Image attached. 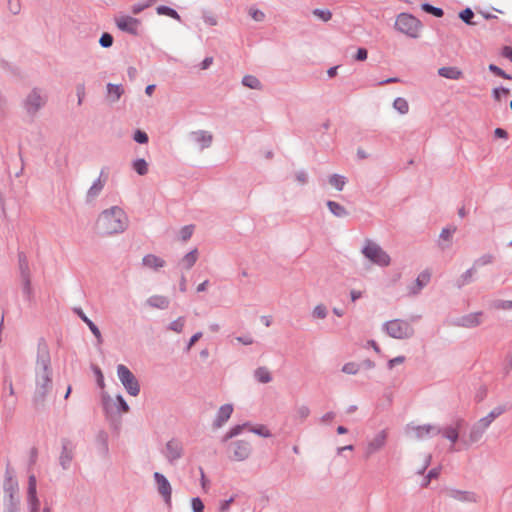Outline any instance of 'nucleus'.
Listing matches in <instances>:
<instances>
[{
  "instance_id": "obj_43",
  "label": "nucleus",
  "mask_w": 512,
  "mask_h": 512,
  "mask_svg": "<svg viewBox=\"0 0 512 512\" xmlns=\"http://www.w3.org/2000/svg\"><path fill=\"white\" fill-rule=\"evenodd\" d=\"M310 415V409L306 405H300L295 410V416L296 418L300 419L301 421H304L307 419V417Z\"/></svg>"
},
{
  "instance_id": "obj_24",
  "label": "nucleus",
  "mask_w": 512,
  "mask_h": 512,
  "mask_svg": "<svg viewBox=\"0 0 512 512\" xmlns=\"http://www.w3.org/2000/svg\"><path fill=\"white\" fill-rule=\"evenodd\" d=\"M193 139L195 142L198 143V145L202 149L205 147H208L212 142V136L209 133L204 132V131H199V132L193 133Z\"/></svg>"
},
{
  "instance_id": "obj_61",
  "label": "nucleus",
  "mask_w": 512,
  "mask_h": 512,
  "mask_svg": "<svg viewBox=\"0 0 512 512\" xmlns=\"http://www.w3.org/2000/svg\"><path fill=\"white\" fill-rule=\"evenodd\" d=\"M440 471H441L440 467H436V468L431 469L428 472V474H427V478H429V479H436V478H438L439 475H440Z\"/></svg>"
},
{
  "instance_id": "obj_31",
  "label": "nucleus",
  "mask_w": 512,
  "mask_h": 512,
  "mask_svg": "<svg viewBox=\"0 0 512 512\" xmlns=\"http://www.w3.org/2000/svg\"><path fill=\"white\" fill-rule=\"evenodd\" d=\"M148 303H149V305H151L153 307L164 309L168 306L169 302L166 297L157 295V296L150 297L148 300Z\"/></svg>"
},
{
  "instance_id": "obj_9",
  "label": "nucleus",
  "mask_w": 512,
  "mask_h": 512,
  "mask_svg": "<svg viewBox=\"0 0 512 512\" xmlns=\"http://www.w3.org/2000/svg\"><path fill=\"white\" fill-rule=\"evenodd\" d=\"M163 454L170 464H174L184 454L182 442L176 438L169 440L165 445Z\"/></svg>"
},
{
  "instance_id": "obj_3",
  "label": "nucleus",
  "mask_w": 512,
  "mask_h": 512,
  "mask_svg": "<svg viewBox=\"0 0 512 512\" xmlns=\"http://www.w3.org/2000/svg\"><path fill=\"white\" fill-rule=\"evenodd\" d=\"M394 28L413 39L420 36L422 30V23L419 19L409 13H400L397 15Z\"/></svg>"
},
{
  "instance_id": "obj_62",
  "label": "nucleus",
  "mask_w": 512,
  "mask_h": 512,
  "mask_svg": "<svg viewBox=\"0 0 512 512\" xmlns=\"http://www.w3.org/2000/svg\"><path fill=\"white\" fill-rule=\"evenodd\" d=\"M496 307L503 310H511L512 301H501L496 305Z\"/></svg>"
},
{
  "instance_id": "obj_50",
  "label": "nucleus",
  "mask_w": 512,
  "mask_h": 512,
  "mask_svg": "<svg viewBox=\"0 0 512 512\" xmlns=\"http://www.w3.org/2000/svg\"><path fill=\"white\" fill-rule=\"evenodd\" d=\"M313 316L315 318H320V319L325 318L327 316V308L322 304L317 305L314 308Z\"/></svg>"
},
{
  "instance_id": "obj_25",
  "label": "nucleus",
  "mask_w": 512,
  "mask_h": 512,
  "mask_svg": "<svg viewBox=\"0 0 512 512\" xmlns=\"http://www.w3.org/2000/svg\"><path fill=\"white\" fill-rule=\"evenodd\" d=\"M508 410V407L506 405H499L495 408H493L488 415L483 417L482 419L490 426L491 423L501 416L504 412Z\"/></svg>"
},
{
  "instance_id": "obj_28",
  "label": "nucleus",
  "mask_w": 512,
  "mask_h": 512,
  "mask_svg": "<svg viewBox=\"0 0 512 512\" xmlns=\"http://www.w3.org/2000/svg\"><path fill=\"white\" fill-rule=\"evenodd\" d=\"M329 184L336 190L341 191L346 184V178L342 175L333 174L329 177Z\"/></svg>"
},
{
  "instance_id": "obj_60",
  "label": "nucleus",
  "mask_w": 512,
  "mask_h": 512,
  "mask_svg": "<svg viewBox=\"0 0 512 512\" xmlns=\"http://www.w3.org/2000/svg\"><path fill=\"white\" fill-rule=\"evenodd\" d=\"M202 336V333L201 332H197L195 333L189 340L188 344H187V350H190L191 347L195 344V342H197Z\"/></svg>"
},
{
  "instance_id": "obj_34",
  "label": "nucleus",
  "mask_w": 512,
  "mask_h": 512,
  "mask_svg": "<svg viewBox=\"0 0 512 512\" xmlns=\"http://www.w3.org/2000/svg\"><path fill=\"white\" fill-rule=\"evenodd\" d=\"M243 85L251 88V89H261V83L260 81L252 75H246L243 77L242 80Z\"/></svg>"
},
{
  "instance_id": "obj_32",
  "label": "nucleus",
  "mask_w": 512,
  "mask_h": 512,
  "mask_svg": "<svg viewBox=\"0 0 512 512\" xmlns=\"http://www.w3.org/2000/svg\"><path fill=\"white\" fill-rule=\"evenodd\" d=\"M327 206H328L329 210L331 211V213H333L337 217H342V216L346 215L345 208L342 205L338 204L337 202L328 201Z\"/></svg>"
},
{
  "instance_id": "obj_40",
  "label": "nucleus",
  "mask_w": 512,
  "mask_h": 512,
  "mask_svg": "<svg viewBox=\"0 0 512 512\" xmlns=\"http://www.w3.org/2000/svg\"><path fill=\"white\" fill-rule=\"evenodd\" d=\"M361 369V365L355 362H348L343 365L342 372L349 374V375H355L358 373V371Z\"/></svg>"
},
{
  "instance_id": "obj_53",
  "label": "nucleus",
  "mask_w": 512,
  "mask_h": 512,
  "mask_svg": "<svg viewBox=\"0 0 512 512\" xmlns=\"http://www.w3.org/2000/svg\"><path fill=\"white\" fill-rule=\"evenodd\" d=\"M99 43L102 47L108 48L113 43V37L109 33L102 34Z\"/></svg>"
},
{
  "instance_id": "obj_51",
  "label": "nucleus",
  "mask_w": 512,
  "mask_h": 512,
  "mask_svg": "<svg viewBox=\"0 0 512 512\" xmlns=\"http://www.w3.org/2000/svg\"><path fill=\"white\" fill-rule=\"evenodd\" d=\"M191 506L193 512H204V504L199 497L192 498Z\"/></svg>"
},
{
  "instance_id": "obj_45",
  "label": "nucleus",
  "mask_w": 512,
  "mask_h": 512,
  "mask_svg": "<svg viewBox=\"0 0 512 512\" xmlns=\"http://www.w3.org/2000/svg\"><path fill=\"white\" fill-rule=\"evenodd\" d=\"M27 495H37V480L33 474L28 477Z\"/></svg>"
},
{
  "instance_id": "obj_16",
  "label": "nucleus",
  "mask_w": 512,
  "mask_h": 512,
  "mask_svg": "<svg viewBox=\"0 0 512 512\" xmlns=\"http://www.w3.org/2000/svg\"><path fill=\"white\" fill-rule=\"evenodd\" d=\"M45 101V97L40 92L34 90L28 95L25 108L28 113L34 114L44 105Z\"/></svg>"
},
{
  "instance_id": "obj_14",
  "label": "nucleus",
  "mask_w": 512,
  "mask_h": 512,
  "mask_svg": "<svg viewBox=\"0 0 512 512\" xmlns=\"http://www.w3.org/2000/svg\"><path fill=\"white\" fill-rule=\"evenodd\" d=\"M115 24L121 31L136 34L140 21L131 16L120 15L115 18Z\"/></svg>"
},
{
  "instance_id": "obj_54",
  "label": "nucleus",
  "mask_w": 512,
  "mask_h": 512,
  "mask_svg": "<svg viewBox=\"0 0 512 512\" xmlns=\"http://www.w3.org/2000/svg\"><path fill=\"white\" fill-rule=\"evenodd\" d=\"M88 324L89 329L97 338L98 344L102 343V337L99 328L96 326L95 322H86Z\"/></svg>"
},
{
  "instance_id": "obj_35",
  "label": "nucleus",
  "mask_w": 512,
  "mask_h": 512,
  "mask_svg": "<svg viewBox=\"0 0 512 512\" xmlns=\"http://www.w3.org/2000/svg\"><path fill=\"white\" fill-rule=\"evenodd\" d=\"M394 108L401 114H406L409 111L408 102L404 98H396L393 103Z\"/></svg>"
},
{
  "instance_id": "obj_23",
  "label": "nucleus",
  "mask_w": 512,
  "mask_h": 512,
  "mask_svg": "<svg viewBox=\"0 0 512 512\" xmlns=\"http://www.w3.org/2000/svg\"><path fill=\"white\" fill-rule=\"evenodd\" d=\"M198 259V251L197 249H193L189 253H187L180 261V265L185 269L189 270L193 267Z\"/></svg>"
},
{
  "instance_id": "obj_48",
  "label": "nucleus",
  "mask_w": 512,
  "mask_h": 512,
  "mask_svg": "<svg viewBox=\"0 0 512 512\" xmlns=\"http://www.w3.org/2000/svg\"><path fill=\"white\" fill-rule=\"evenodd\" d=\"M459 17L467 24H473L472 18L474 17V13L470 8H466L460 12Z\"/></svg>"
},
{
  "instance_id": "obj_44",
  "label": "nucleus",
  "mask_w": 512,
  "mask_h": 512,
  "mask_svg": "<svg viewBox=\"0 0 512 512\" xmlns=\"http://www.w3.org/2000/svg\"><path fill=\"white\" fill-rule=\"evenodd\" d=\"M313 14L319 19L327 22L332 18V13L328 9H315Z\"/></svg>"
},
{
  "instance_id": "obj_30",
  "label": "nucleus",
  "mask_w": 512,
  "mask_h": 512,
  "mask_svg": "<svg viewBox=\"0 0 512 512\" xmlns=\"http://www.w3.org/2000/svg\"><path fill=\"white\" fill-rule=\"evenodd\" d=\"M248 427H249V423L235 425L224 435L223 442H227L229 439L239 435L245 428H248Z\"/></svg>"
},
{
  "instance_id": "obj_15",
  "label": "nucleus",
  "mask_w": 512,
  "mask_h": 512,
  "mask_svg": "<svg viewBox=\"0 0 512 512\" xmlns=\"http://www.w3.org/2000/svg\"><path fill=\"white\" fill-rule=\"evenodd\" d=\"M465 420L458 418L453 425L440 428V434L452 444H455L459 439V431L464 426Z\"/></svg>"
},
{
  "instance_id": "obj_29",
  "label": "nucleus",
  "mask_w": 512,
  "mask_h": 512,
  "mask_svg": "<svg viewBox=\"0 0 512 512\" xmlns=\"http://www.w3.org/2000/svg\"><path fill=\"white\" fill-rule=\"evenodd\" d=\"M108 97L112 99V101H117L124 90L121 85L108 84L107 86Z\"/></svg>"
},
{
  "instance_id": "obj_7",
  "label": "nucleus",
  "mask_w": 512,
  "mask_h": 512,
  "mask_svg": "<svg viewBox=\"0 0 512 512\" xmlns=\"http://www.w3.org/2000/svg\"><path fill=\"white\" fill-rule=\"evenodd\" d=\"M407 434L417 440L433 437L440 434V427L431 424L408 426Z\"/></svg>"
},
{
  "instance_id": "obj_52",
  "label": "nucleus",
  "mask_w": 512,
  "mask_h": 512,
  "mask_svg": "<svg viewBox=\"0 0 512 512\" xmlns=\"http://www.w3.org/2000/svg\"><path fill=\"white\" fill-rule=\"evenodd\" d=\"M489 70L494 73L495 75L502 77L504 79H511V76L505 73L501 68L494 64L489 65Z\"/></svg>"
},
{
  "instance_id": "obj_47",
  "label": "nucleus",
  "mask_w": 512,
  "mask_h": 512,
  "mask_svg": "<svg viewBox=\"0 0 512 512\" xmlns=\"http://www.w3.org/2000/svg\"><path fill=\"white\" fill-rule=\"evenodd\" d=\"M249 15L251 16V18L256 21V22H261L264 20L265 18V14L264 12H262L261 10L255 8V7H251L248 11Z\"/></svg>"
},
{
  "instance_id": "obj_10",
  "label": "nucleus",
  "mask_w": 512,
  "mask_h": 512,
  "mask_svg": "<svg viewBox=\"0 0 512 512\" xmlns=\"http://www.w3.org/2000/svg\"><path fill=\"white\" fill-rule=\"evenodd\" d=\"M387 436V431L381 430L371 440H369L365 447L364 458L369 459L373 454L380 451L387 442Z\"/></svg>"
},
{
  "instance_id": "obj_41",
  "label": "nucleus",
  "mask_w": 512,
  "mask_h": 512,
  "mask_svg": "<svg viewBox=\"0 0 512 512\" xmlns=\"http://www.w3.org/2000/svg\"><path fill=\"white\" fill-rule=\"evenodd\" d=\"M493 261H494L493 255L485 254V255H482L481 257H479L474 262V267H482V266L490 265L493 263Z\"/></svg>"
},
{
  "instance_id": "obj_49",
  "label": "nucleus",
  "mask_w": 512,
  "mask_h": 512,
  "mask_svg": "<svg viewBox=\"0 0 512 512\" xmlns=\"http://www.w3.org/2000/svg\"><path fill=\"white\" fill-rule=\"evenodd\" d=\"M92 370L96 376V381H97L98 386L100 388H104V376L102 374L101 369L98 366L93 365Z\"/></svg>"
},
{
  "instance_id": "obj_17",
  "label": "nucleus",
  "mask_w": 512,
  "mask_h": 512,
  "mask_svg": "<svg viewBox=\"0 0 512 512\" xmlns=\"http://www.w3.org/2000/svg\"><path fill=\"white\" fill-rule=\"evenodd\" d=\"M73 459V447L68 439H62V451L59 457L63 469H68Z\"/></svg>"
},
{
  "instance_id": "obj_2",
  "label": "nucleus",
  "mask_w": 512,
  "mask_h": 512,
  "mask_svg": "<svg viewBox=\"0 0 512 512\" xmlns=\"http://www.w3.org/2000/svg\"><path fill=\"white\" fill-rule=\"evenodd\" d=\"M96 226L102 235L122 233L128 226V217L123 209L113 206L99 215Z\"/></svg>"
},
{
  "instance_id": "obj_55",
  "label": "nucleus",
  "mask_w": 512,
  "mask_h": 512,
  "mask_svg": "<svg viewBox=\"0 0 512 512\" xmlns=\"http://www.w3.org/2000/svg\"><path fill=\"white\" fill-rule=\"evenodd\" d=\"M193 233V226H185L180 231V236L183 241L188 240Z\"/></svg>"
},
{
  "instance_id": "obj_6",
  "label": "nucleus",
  "mask_w": 512,
  "mask_h": 512,
  "mask_svg": "<svg viewBox=\"0 0 512 512\" xmlns=\"http://www.w3.org/2000/svg\"><path fill=\"white\" fill-rule=\"evenodd\" d=\"M383 329L395 339H408L414 335V328L410 322H385Z\"/></svg>"
},
{
  "instance_id": "obj_59",
  "label": "nucleus",
  "mask_w": 512,
  "mask_h": 512,
  "mask_svg": "<svg viewBox=\"0 0 512 512\" xmlns=\"http://www.w3.org/2000/svg\"><path fill=\"white\" fill-rule=\"evenodd\" d=\"M368 52L365 48H359L356 52L355 59L357 61H364L367 59Z\"/></svg>"
},
{
  "instance_id": "obj_13",
  "label": "nucleus",
  "mask_w": 512,
  "mask_h": 512,
  "mask_svg": "<svg viewBox=\"0 0 512 512\" xmlns=\"http://www.w3.org/2000/svg\"><path fill=\"white\" fill-rule=\"evenodd\" d=\"M153 477L157 485L158 493L163 497L167 505H171L172 488L169 481L159 472H155Z\"/></svg>"
},
{
  "instance_id": "obj_12",
  "label": "nucleus",
  "mask_w": 512,
  "mask_h": 512,
  "mask_svg": "<svg viewBox=\"0 0 512 512\" xmlns=\"http://www.w3.org/2000/svg\"><path fill=\"white\" fill-rule=\"evenodd\" d=\"M5 505H20L18 497L19 485L17 480L4 481Z\"/></svg>"
},
{
  "instance_id": "obj_11",
  "label": "nucleus",
  "mask_w": 512,
  "mask_h": 512,
  "mask_svg": "<svg viewBox=\"0 0 512 512\" xmlns=\"http://www.w3.org/2000/svg\"><path fill=\"white\" fill-rule=\"evenodd\" d=\"M489 425L481 418L477 422H475L470 428L468 439H463V443L467 446L479 442Z\"/></svg>"
},
{
  "instance_id": "obj_56",
  "label": "nucleus",
  "mask_w": 512,
  "mask_h": 512,
  "mask_svg": "<svg viewBox=\"0 0 512 512\" xmlns=\"http://www.w3.org/2000/svg\"><path fill=\"white\" fill-rule=\"evenodd\" d=\"M134 140L138 143L144 144L148 141V136L145 132L137 130L134 134Z\"/></svg>"
},
{
  "instance_id": "obj_21",
  "label": "nucleus",
  "mask_w": 512,
  "mask_h": 512,
  "mask_svg": "<svg viewBox=\"0 0 512 512\" xmlns=\"http://www.w3.org/2000/svg\"><path fill=\"white\" fill-rule=\"evenodd\" d=\"M142 263L145 267L150 269H159L165 266V261L153 254H148L143 257Z\"/></svg>"
},
{
  "instance_id": "obj_63",
  "label": "nucleus",
  "mask_w": 512,
  "mask_h": 512,
  "mask_svg": "<svg viewBox=\"0 0 512 512\" xmlns=\"http://www.w3.org/2000/svg\"><path fill=\"white\" fill-rule=\"evenodd\" d=\"M238 342L244 344V345H250L252 344L253 338L251 336H241L236 338Z\"/></svg>"
},
{
  "instance_id": "obj_5",
  "label": "nucleus",
  "mask_w": 512,
  "mask_h": 512,
  "mask_svg": "<svg viewBox=\"0 0 512 512\" xmlns=\"http://www.w3.org/2000/svg\"><path fill=\"white\" fill-rule=\"evenodd\" d=\"M117 375L127 393L131 396H138L140 385L134 374L123 364L117 366Z\"/></svg>"
},
{
  "instance_id": "obj_64",
  "label": "nucleus",
  "mask_w": 512,
  "mask_h": 512,
  "mask_svg": "<svg viewBox=\"0 0 512 512\" xmlns=\"http://www.w3.org/2000/svg\"><path fill=\"white\" fill-rule=\"evenodd\" d=\"M4 512H20V505H5Z\"/></svg>"
},
{
  "instance_id": "obj_42",
  "label": "nucleus",
  "mask_w": 512,
  "mask_h": 512,
  "mask_svg": "<svg viewBox=\"0 0 512 512\" xmlns=\"http://www.w3.org/2000/svg\"><path fill=\"white\" fill-rule=\"evenodd\" d=\"M421 9L427 13H430L436 17H442L443 16V10L438 7H434L428 3H424L421 5Z\"/></svg>"
},
{
  "instance_id": "obj_39",
  "label": "nucleus",
  "mask_w": 512,
  "mask_h": 512,
  "mask_svg": "<svg viewBox=\"0 0 512 512\" xmlns=\"http://www.w3.org/2000/svg\"><path fill=\"white\" fill-rule=\"evenodd\" d=\"M430 280V273L425 271V272H422L416 279V284H417V289L416 290H413L412 292L413 293H416L418 292L422 287H424L425 285H427V283L429 282Z\"/></svg>"
},
{
  "instance_id": "obj_22",
  "label": "nucleus",
  "mask_w": 512,
  "mask_h": 512,
  "mask_svg": "<svg viewBox=\"0 0 512 512\" xmlns=\"http://www.w3.org/2000/svg\"><path fill=\"white\" fill-rule=\"evenodd\" d=\"M107 180V176H103V172L100 174V177L93 183V185L88 190V197L95 198L99 195L102 189L105 186Z\"/></svg>"
},
{
  "instance_id": "obj_18",
  "label": "nucleus",
  "mask_w": 512,
  "mask_h": 512,
  "mask_svg": "<svg viewBox=\"0 0 512 512\" xmlns=\"http://www.w3.org/2000/svg\"><path fill=\"white\" fill-rule=\"evenodd\" d=\"M446 494L450 498L460 501V502H476L477 496L474 492L471 491H462L458 489L449 488L446 489Z\"/></svg>"
},
{
  "instance_id": "obj_20",
  "label": "nucleus",
  "mask_w": 512,
  "mask_h": 512,
  "mask_svg": "<svg viewBox=\"0 0 512 512\" xmlns=\"http://www.w3.org/2000/svg\"><path fill=\"white\" fill-rule=\"evenodd\" d=\"M438 75L451 80L463 78V71L455 66H444L438 69Z\"/></svg>"
},
{
  "instance_id": "obj_38",
  "label": "nucleus",
  "mask_w": 512,
  "mask_h": 512,
  "mask_svg": "<svg viewBox=\"0 0 512 512\" xmlns=\"http://www.w3.org/2000/svg\"><path fill=\"white\" fill-rule=\"evenodd\" d=\"M248 428L251 432H253L261 437L268 438V437L272 436L271 432L265 425H258L256 427H252L249 425Z\"/></svg>"
},
{
  "instance_id": "obj_27",
  "label": "nucleus",
  "mask_w": 512,
  "mask_h": 512,
  "mask_svg": "<svg viewBox=\"0 0 512 512\" xmlns=\"http://www.w3.org/2000/svg\"><path fill=\"white\" fill-rule=\"evenodd\" d=\"M96 440L100 445L101 452L104 456L108 455V434L105 431H99Z\"/></svg>"
},
{
  "instance_id": "obj_26",
  "label": "nucleus",
  "mask_w": 512,
  "mask_h": 512,
  "mask_svg": "<svg viewBox=\"0 0 512 512\" xmlns=\"http://www.w3.org/2000/svg\"><path fill=\"white\" fill-rule=\"evenodd\" d=\"M254 377L260 383L266 384L272 381V376L268 368L266 367H258L254 371Z\"/></svg>"
},
{
  "instance_id": "obj_33",
  "label": "nucleus",
  "mask_w": 512,
  "mask_h": 512,
  "mask_svg": "<svg viewBox=\"0 0 512 512\" xmlns=\"http://www.w3.org/2000/svg\"><path fill=\"white\" fill-rule=\"evenodd\" d=\"M133 169L139 175H145L148 173V163L144 159H137L132 163Z\"/></svg>"
},
{
  "instance_id": "obj_37",
  "label": "nucleus",
  "mask_w": 512,
  "mask_h": 512,
  "mask_svg": "<svg viewBox=\"0 0 512 512\" xmlns=\"http://www.w3.org/2000/svg\"><path fill=\"white\" fill-rule=\"evenodd\" d=\"M29 512H39L40 501L37 495H27Z\"/></svg>"
},
{
  "instance_id": "obj_36",
  "label": "nucleus",
  "mask_w": 512,
  "mask_h": 512,
  "mask_svg": "<svg viewBox=\"0 0 512 512\" xmlns=\"http://www.w3.org/2000/svg\"><path fill=\"white\" fill-rule=\"evenodd\" d=\"M510 94V90L507 89V88H495L493 90V97L495 99V101L497 102H501V101H505L508 96Z\"/></svg>"
},
{
  "instance_id": "obj_58",
  "label": "nucleus",
  "mask_w": 512,
  "mask_h": 512,
  "mask_svg": "<svg viewBox=\"0 0 512 512\" xmlns=\"http://www.w3.org/2000/svg\"><path fill=\"white\" fill-rule=\"evenodd\" d=\"M405 361V357L404 356H397L393 359H390L388 361V368L389 369H393L396 365L398 364H402L403 362Z\"/></svg>"
},
{
  "instance_id": "obj_19",
  "label": "nucleus",
  "mask_w": 512,
  "mask_h": 512,
  "mask_svg": "<svg viewBox=\"0 0 512 512\" xmlns=\"http://www.w3.org/2000/svg\"><path fill=\"white\" fill-rule=\"evenodd\" d=\"M233 412V406L231 404L222 405L216 415V418L213 422V426L215 428H220L224 425L225 422L231 417Z\"/></svg>"
},
{
  "instance_id": "obj_1",
  "label": "nucleus",
  "mask_w": 512,
  "mask_h": 512,
  "mask_svg": "<svg viewBox=\"0 0 512 512\" xmlns=\"http://www.w3.org/2000/svg\"><path fill=\"white\" fill-rule=\"evenodd\" d=\"M51 357L47 343L40 339L35 365V392L33 403L36 409L44 406L46 396L52 389Z\"/></svg>"
},
{
  "instance_id": "obj_57",
  "label": "nucleus",
  "mask_w": 512,
  "mask_h": 512,
  "mask_svg": "<svg viewBox=\"0 0 512 512\" xmlns=\"http://www.w3.org/2000/svg\"><path fill=\"white\" fill-rule=\"evenodd\" d=\"M116 400L119 404V411L123 412V413H127L130 408H129V405L127 404V402L124 400V398L121 395H118L116 397Z\"/></svg>"
},
{
  "instance_id": "obj_8",
  "label": "nucleus",
  "mask_w": 512,
  "mask_h": 512,
  "mask_svg": "<svg viewBox=\"0 0 512 512\" xmlns=\"http://www.w3.org/2000/svg\"><path fill=\"white\" fill-rule=\"evenodd\" d=\"M231 452V458L235 461H244L249 458L252 447L248 441L238 440L234 441L229 445Z\"/></svg>"
},
{
  "instance_id": "obj_4",
  "label": "nucleus",
  "mask_w": 512,
  "mask_h": 512,
  "mask_svg": "<svg viewBox=\"0 0 512 512\" xmlns=\"http://www.w3.org/2000/svg\"><path fill=\"white\" fill-rule=\"evenodd\" d=\"M362 253L367 259L379 266H388L390 264V256L378 244L372 241H366Z\"/></svg>"
},
{
  "instance_id": "obj_46",
  "label": "nucleus",
  "mask_w": 512,
  "mask_h": 512,
  "mask_svg": "<svg viewBox=\"0 0 512 512\" xmlns=\"http://www.w3.org/2000/svg\"><path fill=\"white\" fill-rule=\"evenodd\" d=\"M157 12L159 14H164V15L170 16L175 19H180L179 14L174 9L167 7V6H159L157 8Z\"/></svg>"
}]
</instances>
